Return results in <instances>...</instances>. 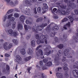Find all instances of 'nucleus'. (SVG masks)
Segmentation results:
<instances>
[{"label": "nucleus", "mask_w": 78, "mask_h": 78, "mask_svg": "<svg viewBox=\"0 0 78 78\" xmlns=\"http://www.w3.org/2000/svg\"><path fill=\"white\" fill-rule=\"evenodd\" d=\"M64 56H67V58H72V56L71 55H72V54L71 53H69V49H66L64 50Z\"/></svg>", "instance_id": "20e7f679"}, {"label": "nucleus", "mask_w": 78, "mask_h": 78, "mask_svg": "<svg viewBox=\"0 0 78 78\" xmlns=\"http://www.w3.org/2000/svg\"><path fill=\"white\" fill-rule=\"evenodd\" d=\"M31 57L30 56H29L27 57H26L24 58V61H26L27 62L28 61H29V60H30V59H31Z\"/></svg>", "instance_id": "a878e982"}, {"label": "nucleus", "mask_w": 78, "mask_h": 78, "mask_svg": "<svg viewBox=\"0 0 78 78\" xmlns=\"http://www.w3.org/2000/svg\"><path fill=\"white\" fill-rule=\"evenodd\" d=\"M20 51L21 54L23 55H24L26 53L25 52V49L24 48H23L21 49Z\"/></svg>", "instance_id": "aec40b11"}, {"label": "nucleus", "mask_w": 78, "mask_h": 78, "mask_svg": "<svg viewBox=\"0 0 78 78\" xmlns=\"http://www.w3.org/2000/svg\"><path fill=\"white\" fill-rule=\"evenodd\" d=\"M35 27L34 26H33L32 27V30L34 32H36V30L35 29Z\"/></svg>", "instance_id": "bf43d9fd"}, {"label": "nucleus", "mask_w": 78, "mask_h": 78, "mask_svg": "<svg viewBox=\"0 0 78 78\" xmlns=\"http://www.w3.org/2000/svg\"><path fill=\"white\" fill-rule=\"evenodd\" d=\"M35 38L37 39H39V36L38 34H36L35 35Z\"/></svg>", "instance_id": "13d9d810"}, {"label": "nucleus", "mask_w": 78, "mask_h": 78, "mask_svg": "<svg viewBox=\"0 0 78 78\" xmlns=\"http://www.w3.org/2000/svg\"><path fill=\"white\" fill-rule=\"evenodd\" d=\"M39 63L40 66H42L44 64H43V63H44V62H43V61H40Z\"/></svg>", "instance_id": "c03bdc74"}, {"label": "nucleus", "mask_w": 78, "mask_h": 78, "mask_svg": "<svg viewBox=\"0 0 78 78\" xmlns=\"http://www.w3.org/2000/svg\"><path fill=\"white\" fill-rule=\"evenodd\" d=\"M42 47V45H40L38 46H37V47L36 48V50L37 51L38 50H39V48H40V47Z\"/></svg>", "instance_id": "864d4df0"}, {"label": "nucleus", "mask_w": 78, "mask_h": 78, "mask_svg": "<svg viewBox=\"0 0 78 78\" xmlns=\"http://www.w3.org/2000/svg\"><path fill=\"white\" fill-rule=\"evenodd\" d=\"M43 5L44 9H48V5H47V4L46 3H44Z\"/></svg>", "instance_id": "cd10ccee"}, {"label": "nucleus", "mask_w": 78, "mask_h": 78, "mask_svg": "<svg viewBox=\"0 0 78 78\" xmlns=\"http://www.w3.org/2000/svg\"><path fill=\"white\" fill-rule=\"evenodd\" d=\"M11 25V23L9 22V23H7L6 24V27H9V26H10Z\"/></svg>", "instance_id": "4d7b16f0"}, {"label": "nucleus", "mask_w": 78, "mask_h": 78, "mask_svg": "<svg viewBox=\"0 0 78 78\" xmlns=\"http://www.w3.org/2000/svg\"><path fill=\"white\" fill-rule=\"evenodd\" d=\"M42 69L43 70H45V69H47V68L45 66H43V67H42Z\"/></svg>", "instance_id": "69168bd1"}, {"label": "nucleus", "mask_w": 78, "mask_h": 78, "mask_svg": "<svg viewBox=\"0 0 78 78\" xmlns=\"http://www.w3.org/2000/svg\"><path fill=\"white\" fill-rule=\"evenodd\" d=\"M10 19V21H11L12 22H14V21L15 19L14 17H12Z\"/></svg>", "instance_id": "5fc2aeb1"}, {"label": "nucleus", "mask_w": 78, "mask_h": 78, "mask_svg": "<svg viewBox=\"0 0 78 78\" xmlns=\"http://www.w3.org/2000/svg\"><path fill=\"white\" fill-rule=\"evenodd\" d=\"M55 35V32H52L50 34V37H54Z\"/></svg>", "instance_id": "473e14b6"}, {"label": "nucleus", "mask_w": 78, "mask_h": 78, "mask_svg": "<svg viewBox=\"0 0 78 78\" xmlns=\"http://www.w3.org/2000/svg\"><path fill=\"white\" fill-rule=\"evenodd\" d=\"M29 10H27L25 11V14L26 15H29L30 13V9H28Z\"/></svg>", "instance_id": "c756f323"}, {"label": "nucleus", "mask_w": 78, "mask_h": 78, "mask_svg": "<svg viewBox=\"0 0 78 78\" xmlns=\"http://www.w3.org/2000/svg\"><path fill=\"white\" fill-rule=\"evenodd\" d=\"M47 26V23H42L40 26H38L36 27L37 30L38 31H42L44 27Z\"/></svg>", "instance_id": "39448f33"}, {"label": "nucleus", "mask_w": 78, "mask_h": 78, "mask_svg": "<svg viewBox=\"0 0 78 78\" xmlns=\"http://www.w3.org/2000/svg\"><path fill=\"white\" fill-rule=\"evenodd\" d=\"M51 30V28H49L48 27H47L46 29V31H50Z\"/></svg>", "instance_id": "680f3d73"}, {"label": "nucleus", "mask_w": 78, "mask_h": 78, "mask_svg": "<svg viewBox=\"0 0 78 78\" xmlns=\"http://www.w3.org/2000/svg\"><path fill=\"white\" fill-rule=\"evenodd\" d=\"M6 18H7V16H4L3 18V22H5L6 21Z\"/></svg>", "instance_id": "a19ab883"}, {"label": "nucleus", "mask_w": 78, "mask_h": 78, "mask_svg": "<svg viewBox=\"0 0 78 78\" xmlns=\"http://www.w3.org/2000/svg\"><path fill=\"white\" fill-rule=\"evenodd\" d=\"M31 45L32 47H35L36 45L35 44V41L34 40H33L31 42Z\"/></svg>", "instance_id": "c85d7f7f"}, {"label": "nucleus", "mask_w": 78, "mask_h": 78, "mask_svg": "<svg viewBox=\"0 0 78 78\" xmlns=\"http://www.w3.org/2000/svg\"><path fill=\"white\" fill-rule=\"evenodd\" d=\"M25 3L27 5H28V6H31V5H32V3L31 2L28 0H26L25 1Z\"/></svg>", "instance_id": "dca6fc26"}, {"label": "nucleus", "mask_w": 78, "mask_h": 78, "mask_svg": "<svg viewBox=\"0 0 78 78\" xmlns=\"http://www.w3.org/2000/svg\"><path fill=\"white\" fill-rule=\"evenodd\" d=\"M72 11V9L70 8H68L66 12V14L68 15L70 13V11Z\"/></svg>", "instance_id": "b1692460"}, {"label": "nucleus", "mask_w": 78, "mask_h": 78, "mask_svg": "<svg viewBox=\"0 0 78 78\" xmlns=\"http://www.w3.org/2000/svg\"><path fill=\"white\" fill-rule=\"evenodd\" d=\"M68 19L67 18H65L62 20V22H67Z\"/></svg>", "instance_id": "c9c22d12"}, {"label": "nucleus", "mask_w": 78, "mask_h": 78, "mask_svg": "<svg viewBox=\"0 0 78 78\" xmlns=\"http://www.w3.org/2000/svg\"><path fill=\"white\" fill-rule=\"evenodd\" d=\"M27 53L28 54V55H31L33 53V51H32V49L31 48H29L27 51Z\"/></svg>", "instance_id": "6ab92c4d"}, {"label": "nucleus", "mask_w": 78, "mask_h": 78, "mask_svg": "<svg viewBox=\"0 0 78 78\" xmlns=\"http://www.w3.org/2000/svg\"><path fill=\"white\" fill-rule=\"evenodd\" d=\"M46 47H47L44 49V51L45 52V55L47 56H48V55L51 53V51L49 50V48L50 47V46L48 44H47Z\"/></svg>", "instance_id": "7ed1b4c3"}, {"label": "nucleus", "mask_w": 78, "mask_h": 78, "mask_svg": "<svg viewBox=\"0 0 78 78\" xmlns=\"http://www.w3.org/2000/svg\"><path fill=\"white\" fill-rule=\"evenodd\" d=\"M10 69V68L9 67V66L8 65H7L6 67V70H7V71H8Z\"/></svg>", "instance_id": "79ce46f5"}, {"label": "nucleus", "mask_w": 78, "mask_h": 78, "mask_svg": "<svg viewBox=\"0 0 78 78\" xmlns=\"http://www.w3.org/2000/svg\"><path fill=\"white\" fill-rule=\"evenodd\" d=\"M43 62H44V63H46V62H47L48 61V60L46 59H43Z\"/></svg>", "instance_id": "e2e57ef3"}, {"label": "nucleus", "mask_w": 78, "mask_h": 78, "mask_svg": "<svg viewBox=\"0 0 78 78\" xmlns=\"http://www.w3.org/2000/svg\"><path fill=\"white\" fill-rule=\"evenodd\" d=\"M8 31L10 34L12 35L14 37H16L17 36V33L16 32H14L13 30L12 29H10L8 30Z\"/></svg>", "instance_id": "6e6552de"}, {"label": "nucleus", "mask_w": 78, "mask_h": 78, "mask_svg": "<svg viewBox=\"0 0 78 78\" xmlns=\"http://www.w3.org/2000/svg\"><path fill=\"white\" fill-rule=\"evenodd\" d=\"M24 28L25 29V30H28V29H30H30H31V26H28V28H27V25L25 24L24 25Z\"/></svg>", "instance_id": "393cba45"}, {"label": "nucleus", "mask_w": 78, "mask_h": 78, "mask_svg": "<svg viewBox=\"0 0 78 78\" xmlns=\"http://www.w3.org/2000/svg\"><path fill=\"white\" fill-rule=\"evenodd\" d=\"M57 47L58 48H59L60 49H62L63 47V44H60L59 45H58Z\"/></svg>", "instance_id": "e433bc0d"}, {"label": "nucleus", "mask_w": 78, "mask_h": 78, "mask_svg": "<svg viewBox=\"0 0 78 78\" xmlns=\"http://www.w3.org/2000/svg\"><path fill=\"white\" fill-rule=\"evenodd\" d=\"M56 4L57 5L59 6L61 9H66V7H67L66 5L60 3L58 2H56Z\"/></svg>", "instance_id": "0eeeda50"}, {"label": "nucleus", "mask_w": 78, "mask_h": 78, "mask_svg": "<svg viewBox=\"0 0 78 78\" xmlns=\"http://www.w3.org/2000/svg\"><path fill=\"white\" fill-rule=\"evenodd\" d=\"M71 14L72 16L70 15L68 16V17L70 19L71 23H72L73 21V15H74V14L73 13H71Z\"/></svg>", "instance_id": "ddd939ff"}, {"label": "nucleus", "mask_w": 78, "mask_h": 78, "mask_svg": "<svg viewBox=\"0 0 78 78\" xmlns=\"http://www.w3.org/2000/svg\"><path fill=\"white\" fill-rule=\"evenodd\" d=\"M62 55V51L61 50H59L58 51V54L57 55L54 61L55 63H58L59 59V56H61Z\"/></svg>", "instance_id": "f257e3e1"}, {"label": "nucleus", "mask_w": 78, "mask_h": 78, "mask_svg": "<svg viewBox=\"0 0 78 78\" xmlns=\"http://www.w3.org/2000/svg\"><path fill=\"white\" fill-rule=\"evenodd\" d=\"M74 12L76 15H78V9H76L74 10Z\"/></svg>", "instance_id": "de8ad7c7"}, {"label": "nucleus", "mask_w": 78, "mask_h": 78, "mask_svg": "<svg viewBox=\"0 0 78 78\" xmlns=\"http://www.w3.org/2000/svg\"><path fill=\"white\" fill-rule=\"evenodd\" d=\"M18 30H21L23 29V24H22L19 23L18 25Z\"/></svg>", "instance_id": "a211bd4d"}, {"label": "nucleus", "mask_w": 78, "mask_h": 78, "mask_svg": "<svg viewBox=\"0 0 78 78\" xmlns=\"http://www.w3.org/2000/svg\"><path fill=\"white\" fill-rule=\"evenodd\" d=\"M46 65L47 66H51L52 65V63L51 62H48L46 63Z\"/></svg>", "instance_id": "2f4dec72"}, {"label": "nucleus", "mask_w": 78, "mask_h": 78, "mask_svg": "<svg viewBox=\"0 0 78 78\" xmlns=\"http://www.w3.org/2000/svg\"><path fill=\"white\" fill-rule=\"evenodd\" d=\"M63 58H62V62H64V61H66V57H63Z\"/></svg>", "instance_id": "3c124183"}, {"label": "nucleus", "mask_w": 78, "mask_h": 78, "mask_svg": "<svg viewBox=\"0 0 78 78\" xmlns=\"http://www.w3.org/2000/svg\"><path fill=\"white\" fill-rule=\"evenodd\" d=\"M72 73H73V76L75 78H78V70L75 69L73 71Z\"/></svg>", "instance_id": "9d476101"}, {"label": "nucleus", "mask_w": 78, "mask_h": 78, "mask_svg": "<svg viewBox=\"0 0 78 78\" xmlns=\"http://www.w3.org/2000/svg\"><path fill=\"white\" fill-rule=\"evenodd\" d=\"M55 75L58 78H63L62 75L61 73H56Z\"/></svg>", "instance_id": "2eb2a0df"}, {"label": "nucleus", "mask_w": 78, "mask_h": 78, "mask_svg": "<svg viewBox=\"0 0 78 78\" xmlns=\"http://www.w3.org/2000/svg\"><path fill=\"white\" fill-rule=\"evenodd\" d=\"M55 41L56 42H59V39H58V38L57 37H55Z\"/></svg>", "instance_id": "49530a36"}, {"label": "nucleus", "mask_w": 78, "mask_h": 78, "mask_svg": "<svg viewBox=\"0 0 78 78\" xmlns=\"http://www.w3.org/2000/svg\"><path fill=\"white\" fill-rule=\"evenodd\" d=\"M13 10L12 9H10L7 12V14H10V13H11V12H13Z\"/></svg>", "instance_id": "ea45409f"}, {"label": "nucleus", "mask_w": 78, "mask_h": 78, "mask_svg": "<svg viewBox=\"0 0 78 78\" xmlns=\"http://www.w3.org/2000/svg\"><path fill=\"white\" fill-rule=\"evenodd\" d=\"M13 16V14H11L10 15H9L8 16V19H10L11 17H12V16Z\"/></svg>", "instance_id": "8fccbe9b"}, {"label": "nucleus", "mask_w": 78, "mask_h": 78, "mask_svg": "<svg viewBox=\"0 0 78 78\" xmlns=\"http://www.w3.org/2000/svg\"><path fill=\"white\" fill-rule=\"evenodd\" d=\"M9 44V42H5L3 44V47H4V49L6 50H8V45Z\"/></svg>", "instance_id": "4468645a"}, {"label": "nucleus", "mask_w": 78, "mask_h": 78, "mask_svg": "<svg viewBox=\"0 0 78 78\" xmlns=\"http://www.w3.org/2000/svg\"><path fill=\"white\" fill-rule=\"evenodd\" d=\"M53 31H56V30H59V27L58 26H54V27H53L52 28Z\"/></svg>", "instance_id": "4be33fe9"}, {"label": "nucleus", "mask_w": 78, "mask_h": 78, "mask_svg": "<svg viewBox=\"0 0 78 78\" xmlns=\"http://www.w3.org/2000/svg\"><path fill=\"white\" fill-rule=\"evenodd\" d=\"M18 3L19 1H17L16 0L14 1V3L15 5H17L18 4Z\"/></svg>", "instance_id": "338daca9"}, {"label": "nucleus", "mask_w": 78, "mask_h": 78, "mask_svg": "<svg viewBox=\"0 0 78 78\" xmlns=\"http://www.w3.org/2000/svg\"><path fill=\"white\" fill-rule=\"evenodd\" d=\"M10 5L11 6L13 7L14 6V3H13L12 1L10 2Z\"/></svg>", "instance_id": "09e8293b"}, {"label": "nucleus", "mask_w": 78, "mask_h": 78, "mask_svg": "<svg viewBox=\"0 0 78 78\" xmlns=\"http://www.w3.org/2000/svg\"><path fill=\"white\" fill-rule=\"evenodd\" d=\"M41 77L42 78H47V76L44 75V74L43 73H41Z\"/></svg>", "instance_id": "603ef678"}, {"label": "nucleus", "mask_w": 78, "mask_h": 78, "mask_svg": "<svg viewBox=\"0 0 78 78\" xmlns=\"http://www.w3.org/2000/svg\"><path fill=\"white\" fill-rule=\"evenodd\" d=\"M37 44H44V42L40 40H38L37 41Z\"/></svg>", "instance_id": "bb28decb"}, {"label": "nucleus", "mask_w": 78, "mask_h": 78, "mask_svg": "<svg viewBox=\"0 0 78 78\" xmlns=\"http://www.w3.org/2000/svg\"><path fill=\"white\" fill-rule=\"evenodd\" d=\"M41 10L42 9H41V7H38L37 9V11L38 12H41Z\"/></svg>", "instance_id": "37998d69"}, {"label": "nucleus", "mask_w": 78, "mask_h": 78, "mask_svg": "<svg viewBox=\"0 0 78 78\" xmlns=\"http://www.w3.org/2000/svg\"><path fill=\"white\" fill-rule=\"evenodd\" d=\"M14 17H18L19 16V15L18 14V13H14Z\"/></svg>", "instance_id": "4c0bfd02"}, {"label": "nucleus", "mask_w": 78, "mask_h": 78, "mask_svg": "<svg viewBox=\"0 0 78 78\" xmlns=\"http://www.w3.org/2000/svg\"><path fill=\"white\" fill-rule=\"evenodd\" d=\"M41 40H42L43 41L46 40V39H47V37L45 35H42L41 37Z\"/></svg>", "instance_id": "412c9836"}, {"label": "nucleus", "mask_w": 78, "mask_h": 78, "mask_svg": "<svg viewBox=\"0 0 78 78\" xmlns=\"http://www.w3.org/2000/svg\"><path fill=\"white\" fill-rule=\"evenodd\" d=\"M16 62H17L18 64H19V62L21 61L22 60V59L20 57V56L19 55H17L16 56ZM19 61V62H18Z\"/></svg>", "instance_id": "f8f14e48"}, {"label": "nucleus", "mask_w": 78, "mask_h": 78, "mask_svg": "<svg viewBox=\"0 0 78 78\" xmlns=\"http://www.w3.org/2000/svg\"><path fill=\"white\" fill-rule=\"evenodd\" d=\"M63 39H67V35L66 34L63 35Z\"/></svg>", "instance_id": "0e129e2a"}, {"label": "nucleus", "mask_w": 78, "mask_h": 78, "mask_svg": "<svg viewBox=\"0 0 78 78\" xmlns=\"http://www.w3.org/2000/svg\"><path fill=\"white\" fill-rule=\"evenodd\" d=\"M30 1L31 3H35L37 1V0H30Z\"/></svg>", "instance_id": "052dcab7"}, {"label": "nucleus", "mask_w": 78, "mask_h": 78, "mask_svg": "<svg viewBox=\"0 0 78 78\" xmlns=\"http://www.w3.org/2000/svg\"><path fill=\"white\" fill-rule=\"evenodd\" d=\"M44 19L42 18V17H40L38 18L36 20L37 22H42V21H43V20Z\"/></svg>", "instance_id": "5701e85b"}, {"label": "nucleus", "mask_w": 78, "mask_h": 78, "mask_svg": "<svg viewBox=\"0 0 78 78\" xmlns=\"http://www.w3.org/2000/svg\"><path fill=\"white\" fill-rule=\"evenodd\" d=\"M5 57H9V55L8 54H5Z\"/></svg>", "instance_id": "774afa93"}, {"label": "nucleus", "mask_w": 78, "mask_h": 78, "mask_svg": "<svg viewBox=\"0 0 78 78\" xmlns=\"http://www.w3.org/2000/svg\"><path fill=\"white\" fill-rule=\"evenodd\" d=\"M20 19L21 22H24L25 19V16L23 15H22L20 16Z\"/></svg>", "instance_id": "f3484780"}, {"label": "nucleus", "mask_w": 78, "mask_h": 78, "mask_svg": "<svg viewBox=\"0 0 78 78\" xmlns=\"http://www.w3.org/2000/svg\"><path fill=\"white\" fill-rule=\"evenodd\" d=\"M12 41L15 44H16V45H17V44H18V41H17V40H15L13 39L12 40Z\"/></svg>", "instance_id": "72a5a7b5"}, {"label": "nucleus", "mask_w": 78, "mask_h": 78, "mask_svg": "<svg viewBox=\"0 0 78 78\" xmlns=\"http://www.w3.org/2000/svg\"><path fill=\"white\" fill-rule=\"evenodd\" d=\"M63 65L65 66L63 67V68L64 70H65V72H66L65 73V76L66 78H69V74L67 73V71H68V68L67 67L68 65L66 63H63Z\"/></svg>", "instance_id": "f03ea898"}, {"label": "nucleus", "mask_w": 78, "mask_h": 78, "mask_svg": "<svg viewBox=\"0 0 78 78\" xmlns=\"http://www.w3.org/2000/svg\"><path fill=\"white\" fill-rule=\"evenodd\" d=\"M67 5L69 8H71L72 9H74L75 7V3L71 2V1H69L67 3Z\"/></svg>", "instance_id": "1a4fd4ad"}, {"label": "nucleus", "mask_w": 78, "mask_h": 78, "mask_svg": "<svg viewBox=\"0 0 78 78\" xmlns=\"http://www.w3.org/2000/svg\"><path fill=\"white\" fill-rule=\"evenodd\" d=\"M16 22H13L12 24V28L14 29L16 28Z\"/></svg>", "instance_id": "f704fd0d"}, {"label": "nucleus", "mask_w": 78, "mask_h": 78, "mask_svg": "<svg viewBox=\"0 0 78 78\" xmlns=\"http://www.w3.org/2000/svg\"><path fill=\"white\" fill-rule=\"evenodd\" d=\"M12 44H9V45L8 46V48L9 49L11 48V47H12Z\"/></svg>", "instance_id": "6e6d98bb"}, {"label": "nucleus", "mask_w": 78, "mask_h": 78, "mask_svg": "<svg viewBox=\"0 0 78 78\" xmlns=\"http://www.w3.org/2000/svg\"><path fill=\"white\" fill-rule=\"evenodd\" d=\"M66 27H69H69H70V22H69L68 23H67L66 25Z\"/></svg>", "instance_id": "a18cd8bd"}, {"label": "nucleus", "mask_w": 78, "mask_h": 78, "mask_svg": "<svg viewBox=\"0 0 78 78\" xmlns=\"http://www.w3.org/2000/svg\"><path fill=\"white\" fill-rule=\"evenodd\" d=\"M26 23L27 24H31L32 23L31 22L29 21L28 20H26Z\"/></svg>", "instance_id": "58836bf2"}, {"label": "nucleus", "mask_w": 78, "mask_h": 78, "mask_svg": "<svg viewBox=\"0 0 78 78\" xmlns=\"http://www.w3.org/2000/svg\"><path fill=\"white\" fill-rule=\"evenodd\" d=\"M39 54L41 55V56H43V52L42 50L41 49H39L38 51Z\"/></svg>", "instance_id": "7c9ffc66"}, {"label": "nucleus", "mask_w": 78, "mask_h": 78, "mask_svg": "<svg viewBox=\"0 0 78 78\" xmlns=\"http://www.w3.org/2000/svg\"><path fill=\"white\" fill-rule=\"evenodd\" d=\"M76 31L77 33H76V37L73 36V39L75 41V42H78V29L76 30Z\"/></svg>", "instance_id": "9b49d317"}, {"label": "nucleus", "mask_w": 78, "mask_h": 78, "mask_svg": "<svg viewBox=\"0 0 78 78\" xmlns=\"http://www.w3.org/2000/svg\"><path fill=\"white\" fill-rule=\"evenodd\" d=\"M56 13L58 14L60 13L62 16H65L66 14V11L63 10L62 11V9L61 8H58L56 11Z\"/></svg>", "instance_id": "423d86ee"}]
</instances>
